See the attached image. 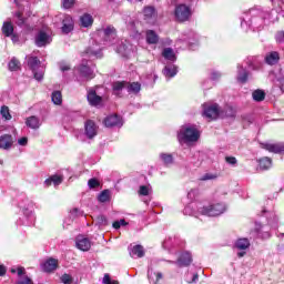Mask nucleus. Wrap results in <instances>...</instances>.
<instances>
[{
	"mask_svg": "<svg viewBox=\"0 0 284 284\" xmlns=\"http://www.w3.org/2000/svg\"><path fill=\"white\" fill-rule=\"evenodd\" d=\"M178 140L180 143H194L199 141V130L194 126L184 125L178 133Z\"/></svg>",
	"mask_w": 284,
	"mask_h": 284,
	"instance_id": "f257e3e1",
	"label": "nucleus"
},
{
	"mask_svg": "<svg viewBox=\"0 0 284 284\" xmlns=\"http://www.w3.org/2000/svg\"><path fill=\"white\" fill-rule=\"evenodd\" d=\"M225 212V204L216 203L199 209L203 216H221Z\"/></svg>",
	"mask_w": 284,
	"mask_h": 284,
	"instance_id": "f03ea898",
	"label": "nucleus"
},
{
	"mask_svg": "<svg viewBox=\"0 0 284 284\" xmlns=\"http://www.w3.org/2000/svg\"><path fill=\"white\" fill-rule=\"evenodd\" d=\"M174 17L180 23H185V21H190V17H192V9L186 4H179L175 7Z\"/></svg>",
	"mask_w": 284,
	"mask_h": 284,
	"instance_id": "7ed1b4c3",
	"label": "nucleus"
},
{
	"mask_svg": "<svg viewBox=\"0 0 284 284\" xmlns=\"http://www.w3.org/2000/svg\"><path fill=\"white\" fill-rule=\"evenodd\" d=\"M203 116L209 119V121L216 120L217 116H221V108L219 104H203Z\"/></svg>",
	"mask_w": 284,
	"mask_h": 284,
	"instance_id": "20e7f679",
	"label": "nucleus"
},
{
	"mask_svg": "<svg viewBox=\"0 0 284 284\" xmlns=\"http://www.w3.org/2000/svg\"><path fill=\"white\" fill-rule=\"evenodd\" d=\"M143 13L144 21H146V23H150V26H154V23H156L159 13H156V9L154 7H145Z\"/></svg>",
	"mask_w": 284,
	"mask_h": 284,
	"instance_id": "39448f33",
	"label": "nucleus"
},
{
	"mask_svg": "<svg viewBox=\"0 0 284 284\" xmlns=\"http://www.w3.org/2000/svg\"><path fill=\"white\" fill-rule=\"evenodd\" d=\"M261 148L273 154H281L284 152V142L277 143H262Z\"/></svg>",
	"mask_w": 284,
	"mask_h": 284,
	"instance_id": "423d86ee",
	"label": "nucleus"
},
{
	"mask_svg": "<svg viewBox=\"0 0 284 284\" xmlns=\"http://www.w3.org/2000/svg\"><path fill=\"white\" fill-rule=\"evenodd\" d=\"M59 268V260L54 257L48 258L42 265L41 270L42 272H45L47 274H52L55 270Z\"/></svg>",
	"mask_w": 284,
	"mask_h": 284,
	"instance_id": "0eeeda50",
	"label": "nucleus"
},
{
	"mask_svg": "<svg viewBox=\"0 0 284 284\" xmlns=\"http://www.w3.org/2000/svg\"><path fill=\"white\" fill-rule=\"evenodd\" d=\"M103 123L105 128H118L123 125V120L119 114H111L103 120Z\"/></svg>",
	"mask_w": 284,
	"mask_h": 284,
	"instance_id": "6e6552de",
	"label": "nucleus"
},
{
	"mask_svg": "<svg viewBox=\"0 0 284 284\" xmlns=\"http://www.w3.org/2000/svg\"><path fill=\"white\" fill-rule=\"evenodd\" d=\"M75 245L78 250H81V252H88L90 251V247H92V243L88 237H83V235H79L75 240Z\"/></svg>",
	"mask_w": 284,
	"mask_h": 284,
	"instance_id": "1a4fd4ad",
	"label": "nucleus"
},
{
	"mask_svg": "<svg viewBox=\"0 0 284 284\" xmlns=\"http://www.w3.org/2000/svg\"><path fill=\"white\" fill-rule=\"evenodd\" d=\"M84 132L88 139L97 136V123L93 120H87L84 123Z\"/></svg>",
	"mask_w": 284,
	"mask_h": 284,
	"instance_id": "9d476101",
	"label": "nucleus"
},
{
	"mask_svg": "<svg viewBox=\"0 0 284 284\" xmlns=\"http://www.w3.org/2000/svg\"><path fill=\"white\" fill-rule=\"evenodd\" d=\"M87 99L93 108H97V105H101V103H103V98L97 94L95 90L89 91Z\"/></svg>",
	"mask_w": 284,
	"mask_h": 284,
	"instance_id": "9b49d317",
	"label": "nucleus"
},
{
	"mask_svg": "<svg viewBox=\"0 0 284 284\" xmlns=\"http://www.w3.org/2000/svg\"><path fill=\"white\" fill-rule=\"evenodd\" d=\"M62 34H70L72 30H74V21L72 20V17L65 16L62 20Z\"/></svg>",
	"mask_w": 284,
	"mask_h": 284,
	"instance_id": "f8f14e48",
	"label": "nucleus"
},
{
	"mask_svg": "<svg viewBox=\"0 0 284 284\" xmlns=\"http://www.w3.org/2000/svg\"><path fill=\"white\" fill-rule=\"evenodd\" d=\"M50 43V36L45 31H39L36 37V45L38 48H43Z\"/></svg>",
	"mask_w": 284,
	"mask_h": 284,
	"instance_id": "ddd939ff",
	"label": "nucleus"
},
{
	"mask_svg": "<svg viewBox=\"0 0 284 284\" xmlns=\"http://www.w3.org/2000/svg\"><path fill=\"white\" fill-rule=\"evenodd\" d=\"M14 143L11 134H3L0 136V150H10Z\"/></svg>",
	"mask_w": 284,
	"mask_h": 284,
	"instance_id": "4468645a",
	"label": "nucleus"
},
{
	"mask_svg": "<svg viewBox=\"0 0 284 284\" xmlns=\"http://www.w3.org/2000/svg\"><path fill=\"white\" fill-rule=\"evenodd\" d=\"M78 70L81 77H83L84 79H94V71H92V69L88 64H80Z\"/></svg>",
	"mask_w": 284,
	"mask_h": 284,
	"instance_id": "2eb2a0df",
	"label": "nucleus"
},
{
	"mask_svg": "<svg viewBox=\"0 0 284 284\" xmlns=\"http://www.w3.org/2000/svg\"><path fill=\"white\" fill-rule=\"evenodd\" d=\"M26 125L31 130H39V128H41V122L37 115H31L26 119Z\"/></svg>",
	"mask_w": 284,
	"mask_h": 284,
	"instance_id": "dca6fc26",
	"label": "nucleus"
},
{
	"mask_svg": "<svg viewBox=\"0 0 284 284\" xmlns=\"http://www.w3.org/2000/svg\"><path fill=\"white\" fill-rule=\"evenodd\" d=\"M145 40L149 45H156L159 43V34L154 30H148L145 32Z\"/></svg>",
	"mask_w": 284,
	"mask_h": 284,
	"instance_id": "f3484780",
	"label": "nucleus"
},
{
	"mask_svg": "<svg viewBox=\"0 0 284 284\" xmlns=\"http://www.w3.org/2000/svg\"><path fill=\"white\" fill-rule=\"evenodd\" d=\"M148 278L151 284H156L161 278H163V273L161 272H155L154 270L150 268L148 271Z\"/></svg>",
	"mask_w": 284,
	"mask_h": 284,
	"instance_id": "a211bd4d",
	"label": "nucleus"
},
{
	"mask_svg": "<svg viewBox=\"0 0 284 284\" xmlns=\"http://www.w3.org/2000/svg\"><path fill=\"white\" fill-rule=\"evenodd\" d=\"M52 183L53 185H61L63 183V176L54 174L44 181L47 187H50Z\"/></svg>",
	"mask_w": 284,
	"mask_h": 284,
	"instance_id": "6ab92c4d",
	"label": "nucleus"
},
{
	"mask_svg": "<svg viewBox=\"0 0 284 284\" xmlns=\"http://www.w3.org/2000/svg\"><path fill=\"white\" fill-rule=\"evenodd\" d=\"M27 65L32 72H37L39 65H41V60L38 57H29L27 59Z\"/></svg>",
	"mask_w": 284,
	"mask_h": 284,
	"instance_id": "aec40b11",
	"label": "nucleus"
},
{
	"mask_svg": "<svg viewBox=\"0 0 284 284\" xmlns=\"http://www.w3.org/2000/svg\"><path fill=\"white\" fill-rule=\"evenodd\" d=\"M190 263H192V255L190 253H183L178 260L179 267H186Z\"/></svg>",
	"mask_w": 284,
	"mask_h": 284,
	"instance_id": "412c9836",
	"label": "nucleus"
},
{
	"mask_svg": "<svg viewBox=\"0 0 284 284\" xmlns=\"http://www.w3.org/2000/svg\"><path fill=\"white\" fill-rule=\"evenodd\" d=\"M2 34H4V37H12V34H14V26H12L11 21L3 22Z\"/></svg>",
	"mask_w": 284,
	"mask_h": 284,
	"instance_id": "4be33fe9",
	"label": "nucleus"
},
{
	"mask_svg": "<svg viewBox=\"0 0 284 284\" xmlns=\"http://www.w3.org/2000/svg\"><path fill=\"white\" fill-rule=\"evenodd\" d=\"M80 22H81L82 28H90V26H92V23H94V18H92V16L90 13H84L80 18Z\"/></svg>",
	"mask_w": 284,
	"mask_h": 284,
	"instance_id": "5701e85b",
	"label": "nucleus"
},
{
	"mask_svg": "<svg viewBox=\"0 0 284 284\" xmlns=\"http://www.w3.org/2000/svg\"><path fill=\"white\" fill-rule=\"evenodd\" d=\"M280 59H281V57L278 55V52H276V51H273L265 57V61L268 65H275V63H278Z\"/></svg>",
	"mask_w": 284,
	"mask_h": 284,
	"instance_id": "b1692460",
	"label": "nucleus"
},
{
	"mask_svg": "<svg viewBox=\"0 0 284 284\" xmlns=\"http://www.w3.org/2000/svg\"><path fill=\"white\" fill-rule=\"evenodd\" d=\"M8 68L10 72H18V70H21V62L17 58H12L9 63Z\"/></svg>",
	"mask_w": 284,
	"mask_h": 284,
	"instance_id": "393cba45",
	"label": "nucleus"
},
{
	"mask_svg": "<svg viewBox=\"0 0 284 284\" xmlns=\"http://www.w3.org/2000/svg\"><path fill=\"white\" fill-rule=\"evenodd\" d=\"M162 57H164L168 61H176V54L172 48H165L162 51Z\"/></svg>",
	"mask_w": 284,
	"mask_h": 284,
	"instance_id": "a878e982",
	"label": "nucleus"
},
{
	"mask_svg": "<svg viewBox=\"0 0 284 284\" xmlns=\"http://www.w3.org/2000/svg\"><path fill=\"white\" fill-rule=\"evenodd\" d=\"M237 81L245 83L247 81V71L243 67H237Z\"/></svg>",
	"mask_w": 284,
	"mask_h": 284,
	"instance_id": "bb28decb",
	"label": "nucleus"
},
{
	"mask_svg": "<svg viewBox=\"0 0 284 284\" xmlns=\"http://www.w3.org/2000/svg\"><path fill=\"white\" fill-rule=\"evenodd\" d=\"M111 199L110 195V190H103L102 192H100V194L98 195V201L99 203H109Z\"/></svg>",
	"mask_w": 284,
	"mask_h": 284,
	"instance_id": "cd10ccee",
	"label": "nucleus"
},
{
	"mask_svg": "<svg viewBox=\"0 0 284 284\" xmlns=\"http://www.w3.org/2000/svg\"><path fill=\"white\" fill-rule=\"evenodd\" d=\"M126 90H128V92H133V94H136V93L141 92V83H139V82H132V83L126 82Z\"/></svg>",
	"mask_w": 284,
	"mask_h": 284,
	"instance_id": "c85d7f7f",
	"label": "nucleus"
},
{
	"mask_svg": "<svg viewBox=\"0 0 284 284\" xmlns=\"http://www.w3.org/2000/svg\"><path fill=\"white\" fill-rule=\"evenodd\" d=\"M258 168L260 170H270L272 168V159L270 158H263L258 161Z\"/></svg>",
	"mask_w": 284,
	"mask_h": 284,
	"instance_id": "c756f323",
	"label": "nucleus"
},
{
	"mask_svg": "<svg viewBox=\"0 0 284 284\" xmlns=\"http://www.w3.org/2000/svg\"><path fill=\"white\" fill-rule=\"evenodd\" d=\"M235 247L237 250H247V248H250V240H247V239H239L235 242Z\"/></svg>",
	"mask_w": 284,
	"mask_h": 284,
	"instance_id": "7c9ffc66",
	"label": "nucleus"
},
{
	"mask_svg": "<svg viewBox=\"0 0 284 284\" xmlns=\"http://www.w3.org/2000/svg\"><path fill=\"white\" fill-rule=\"evenodd\" d=\"M131 255L136 256V258H143V246L141 244H136L131 250Z\"/></svg>",
	"mask_w": 284,
	"mask_h": 284,
	"instance_id": "2f4dec72",
	"label": "nucleus"
},
{
	"mask_svg": "<svg viewBox=\"0 0 284 284\" xmlns=\"http://www.w3.org/2000/svg\"><path fill=\"white\" fill-rule=\"evenodd\" d=\"M51 100L54 105H61L63 103V95H61V91H54L51 94Z\"/></svg>",
	"mask_w": 284,
	"mask_h": 284,
	"instance_id": "473e14b6",
	"label": "nucleus"
},
{
	"mask_svg": "<svg viewBox=\"0 0 284 284\" xmlns=\"http://www.w3.org/2000/svg\"><path fill=\"white\" fill-rule=\"evenodd\" d=\"M252 97H253V101H257V102L265 101V91L257 89L253 91Z\"/></svg>",
	"mask_w": 284,
	"mask_h": 284,
	"instance_id": "72a5a7b5",
	"label": "nucleus"
},
{
	"mask_svg": "<svg viewBox=\"0 0 284 284\" xmlns=\"http://www.w3.org/2000/svg\"><path fill=\"white\" fill-rule=\"evenodd\" d=\"M160 159L164 165H172L174 163V158L170 153H161Z\"/></svg>",
	"mask_w": 284,
	"mask_h": 284,
	"instance_id": "f704fd0d",
	"label": "nucleus"
},
{
	"mask_svg": "<svg viewBox=\"0 0 284 284\" xmlns=\"http://www.w3.org/2000/svg\"><path fill=\"white\" fill-rule=\"evenodd\" d=\"M176 67L174 65H170V67H165L163 70L164 77H168L169 79H172V77H176Z\"/></svg>",
	"mask_w": 284,
	"mask_h": 284,
	"instance_id": "c9c22d12",
	"label": "nucleus"
},
{
	"mask_svg": "<svg viewBox=\"0 0 284 284\" xmlns=\"http://www.w3.org/2000/svg\"><path fill=\"white\" fill-rule=\"evenodd\" d=\"M123 88H128V82H125V81H115L112 84L113 92H121V90H123Z\"/></svg>",
	"mask_w": 284,
	"mask_h": 284,
	"instance_id": "e433bc0d",
	"label": "nucleus"
},
{
	"mask_svg": "<svg viewBox=\"0 0 284 284\" xmlns=\"http://www.w3.org/2000/svg\"><path fill=\"white\" fill-rule=\"evenodd\" d=\"M222 116L234 118L236 116V109L233 106H226L224 111H221Z\"/></svg>",
	"mask_w": 284,
	"mask_h": 284,
	"instance_id": "4c0bfd02",
	"label": "nucleus"
},
{
	"mask_svg": "<svg viewBox=\"0 0 284 284\" xmlns=\"http://www.w3.org/2000/svg\"><path fill=\"white\" fill-rule=\"evenodd\" d=\"M0 114L6 121H10V119H12V115L10 114V109L6 105L1 106Z\"/></svg>",
	"mask_w": 284,
	"mask_h": 284,
	"instance_id": "58836bf2",
	"label": "nucleus"
},
{
	"mask_svg": "<svg viewBox=\"0 0 284 284\" xmlns=\"http://www.w3.org/2000/svg\"><path fill=\"white\" fill-rule=\"evenodd\" d=\"M97 225H100V227H105L108 225V217L105 215H98L95 217Z\"/></svg>",
	"mask_w": 284,
	"mask_h": 284,
	"instance_id": "ea45409f",
	"label": "nucleus"
},
{
	"mask_svg": "<svg viewBox=\"0 0 284 284\" xmlns=\"http://www.w3.org/2000/svg\"><path fill=\"white\" fill-rule=\"evenodd\" d=\"M88 185L90 190H95V187H99L101 185V182L97 178H92L88 181Z\"/></svg>",
	"mask_w": 284,
	"mask_h": 284,
	"instance_id": "a19ab883",
	"label": "nucleus"
},
{
	"mask_svg": "<svg viewBox=\"0 0 284 284\" xmlns=\"http://www.w3.org/2000/svg\"><path fill=\"white\" fill-rule=\"evenodd\" d=\"M104 36L112 37V38L116 37V29H114V27H106L104 29Z\"/></svg>",
	"mask_w": 284,
	"mask_h": 284,
	"instance_id": "79ce46f5",
	"label": "nucleus"
},
{
	"mask_svg": "<svg viewBox=\"0 0 284 284\" xmlns=\"http://www.w3.org/2000/svg\"><path fill=\"white\" fill-rule=\"evenodd\" d=\"M156 79L158 77L154 73L146 75L145 85H154V83H156Z\"/></svg>",
	"mask_w": 284,
	"mask_h": 284,
	"instance_id": "37998d69",
	"label": "nucleus"
},
{
	"mask_svg": "<svg viewBox=\"0 0 284 284\" xmlns=\"http://www.w3.org/2000/svg\"><path fill=\"white\" fill-rule=\"evenodd\" d=\"M16 17L18 19L17 26H23L26 23V18H23V11H17Z\"/></svg>",
	"mask_w": 284,
	"mask_h": 284,
	"instance_id": "c03bdc74",
	"label": "nucleus"
},
{
	"mask_svg": "<svg viewBox=\"0 0 284 284\" xmlns=\"http://www.w3.org/2000/svg\"><path fill=\"white\" fill-rule=\"evenodd\" d=\"M74 3H77V0H63L62 8H64V10H70V8L74 7Z\"/></svg>",
	"mask_w": 284,
	"mask_h": 284,
	"instance_id": "a18cd8bd",
	"label": "nucleus"
},
{
	"mask_svg": "<svg viewBox=\"0 0 284 284\" xmlns=\"http://www.w3.org/2000/svg\"><path fill=\"white\" fill-rule=\"evenodd\" d=\"M61 281L63 284H72V276H70V274L64 273L61 276Z\"/></svg>",
	"mask_w": 284,
	"mask_h": 284,
	"instance_id": "49530a36",
	"label": "nucleus"
},
{
	"mask_svg": "<svg viewBox=\"0 0 284 284\" xmlns=\"http://www.w3.org/2000/svg\"><path fill=\"white\" fill-rule=\"evenodd\" d=\"M103 283L104 284H119V281H112L109 274H105L103 277Z\"/></svg>",
	"mask_w": 284,
	"mask_h": 284,
	"instance_id": "de8ad7c7",
	"label": "nucleus"
},
{
	"mask_svg": "<svg viewBox=\"0 0 284 284\" xmlns=\"http://www.w3.org/2000/svg\"><path fill=\"white\" fill-rule=\"evenodd\" d=\"M150 194H152V186L149 185H144L143 186V196H150Z\"/></svg>",
	"mask_w": 284,
	"mask_h": 284,
	"instance_id": "09e8293b",
	"label": "nucleus"
},
{
	"mask_svg": "<svg viewBox=\"0 0 284 284\" xmlns=\"http://www.w3.org/2000/svg\"><path fill=\"white\" fill-rule=\"evenodd\" d=\"M213 179H216V175L212 173H206L201 178V181H213Z\"/></svg>",
	"mask_w": 284,
	"mask_h": 284,
	"instance_id": "8fccbe9b",
	"label": "nucleus"
},
{
	"mask_svg": "<svg viewBox=\"0 0 284 284\" xmlns=\"http://www.w3.org/2000/svg\"><path fill=\"white\" fill-rule=\"evenodd\" d=\"M275 39L277 43H284V31H280L276 33Z\"/></svg>",
	"mask_w": 284,
	"mask_h": 284,
	"instance_id": "3c124183",
	"label": "nucleus"
},
{
	"mask_svg": "<svg viewBox=\"0 0 284 284\" xmlns=\"http://www.w3.org/2000/svg\"><path fill=\"white\" fill-rule=\"evenodd\" d=\"M70 214H71L72 219H78L81 214V211L78 207H74L70 211Z\"/></svg>",
	"mask_w": 284,
	"mask_h": 284,
	"instance_id": "603ef678",
	"label": "nucleus"
},
{
	"mask_svg": "<svg viewBox=\"0 0 284 284\" xmlns=\"http://www.w3.org/2000/svg\"><path fill=\"white\" fill-rule=\"evenodd\" d=\"M130 26L134 32H139V27L141 26V22L139 21H132L130 22Z\"/></svg>",
	"mask_w": 284,
	"mask_h": 284,
	"instance_id": "864d4df0",
	"label": "nucleus"
},
{
	"mask_svg": "<svg viewBox=\"0 0 284 284\" xmlns=\"http://www.w3.org/2000/svg\"><path fill=\"white\" fill-rule=\"evenodd\" d=\"M225 161H226V163H229V165H236V163H237L236 158H234V156H226Z\"/></svg>",
	"mask_w": 284,
	"mask_h": 284,
	"instance_id": "5fc2aeb1",
	"label": "nucleus"
},
{
	"mask_svg": "<svg viewBox=\"0 0 284 284\" xmlns=\"http://www.w3.org/2000/svg\"><path fill=\"white\" fill-rule=\"evenodd\" d=\"M16 284H33L32 278L26 276L24 280L18 281Z\"/></svg>",
	"mask_w": 284,
	"mask_h": 284,
	"instance_id": "6e6d98bb",
	"label": "nucleus"
},
{
	"mask_svg": "<svg viewBox=\"0 0 284 284\" xmlns=\"http://www.w3.org/2000/svg\"><path fill=\"white\" fill-rule=\"evenodd\" d=\"M33 77L36 79V81H42L43 80V72H33Z\"/></svg>",
	"mask_w": 284,
	"mask_h": 284,
	"instance_id": "4d7b16f0",
	"label": "nucleus"
},
{
	"mask_svg": "<svg viewBox=\"0 0 284 284\" xmlns=\"http://www.w3.org/2000/svg\"><path fill=\"white\" fill-rule=\"evenodd\" d=\"M196 194H199V191L197 190H191L189 193H187V197L191 199V200H194L196 197Z\"/></svg>",
	"mask_w": 284,
	"mask_h": 284,
	"instance_id": "13d9d810",
	"label": "nucleus"
},
{
	"mask_svg": "<svg viewBox=\"0 0 284 284\" xmlns=\"http://www.w3.org/2000/svg\"><path fill=\"white\" fill-rule=\"evenodd\" d=\"M17 274H18V276H23V274H26V267H23V266L18 267Z\"/></svg>",
	"mask_w": 284,
	"mask_h": 284,
	"instance_id": "bf43d9fd",
	"label": "nucleus"
},
{
	"mask_svg": "<svg viewBox=\"0 0 284 284\" xmlns=\"http://www.w3.org/2000/svg\"><path fill=\"white\" fill-rule=\"evenodd\" d=\"M19 145H28V138H21L18 140Z\"/></svg>",
	"mask_w": 284,
	"mask_h": 284,
	"instance_id": "052dcab7",
	"label": "nucleus"
},
{
	"mask_svg": "<svg viewBox=\"0 0 284 284\" xmlns=\"http://www.w3.org/2000/svg\"><path fill=\"white\" fill-rule=\"evenodd\" d=\"M60 70H61V72H68V70H70V65L69 64H61Z\"/></svg>",
	"mask_w": 284,
	"mask_h": 284,
	"instance_id": "680f3d73",
	"label": "nucleus"
},
{
	"mask_svg": "<svg viewBox=\"0 0 284 284\" xmlns=\"http://www.w3.org/2000/svg\"><path fill=\"white\" fill-rule=\"evenodd\" d=\"M6 272H8V270L6 268V266L0 265V276H6Z\"/></svg>",
	"mask_w": 284,
	"mask_h": 284,
	"instance_id": "e2e57ef3",
	"label": "nucleus"
},
{
	"mask_svg": "<svg viewBox=\"0 0 284 284\" xmlns=\"http://www.w3.org/2000/svg\"><path fill=\"white\" fill-rule=\"evenodd\" d=\"M112 227H114V230H120L121 229V222L120 221L113 222Z\"/></svg>",
	"mask_w": 284,
	"mask_h": 284,
	"instance_id": "0e129e2a",
	"label": "nucleus"
},
{
	"mask_svg": "<svg viewBox=\"0 0 284 284\" xmlns=\"http://www.w3.org/2000/svg\"><path fill=\"white\" fill-rule=\"evenodd\" d=\"M221 75L219 74V73H216V72H213L212 73V79H213V81H216V79H219Z\"/></svg>",
	"mask_w": 284,
	"mask_h": 284,
	"instance_id": "69168bd1",
	"label": "nucleus"
},
{
	"mask_svg": "<svg viewBox=\"0 0 284 284\" xmlns=\"http://www.w3.org/2000/svg\"><path fill=\"white\" fill-rule=\"evenodd\" d=\"M138 194H139L140 196H143V185H140L139 191H138Z\"/></svg>",
	"mask_w": 284,
	"mask_h": 284,
	"instance_id": "338daca9",
	"label": "nucleus"
},
{
	"mask_svg": "<svg viewBox=\"0 0 284 284\" xmlns=\"http://www.w3.org/2000/svg\"><path fill=\"white\" fill-rule=\"evenodd\" d=\"M119 222H120V226H121V225H128V222H125L124 219L120 220Z\"/></svg>",
	"mask_w": 284,
	"mask_h": 284,
	"instance_id": "774afa93",
	"label": "nucleus"
}]
</instances>
